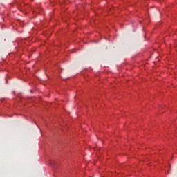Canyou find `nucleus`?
I'll use <instances>...</instances> for the list:
<instances>
[{
	"label": "nucleus",
	"mask_w": 177,
	"mask_h": 177,
	"mask_svg": "<svg viewBox=\"0 0 177 177\" xmlns=\"http://www.w3.org/2000/svg\"><path fill=\"white\" fill-rule=\"evenodd\" d=\"M50 165H52V162H50Z\"/></svg>",
	"instance_id": "obj_1"
}]
</instances>
